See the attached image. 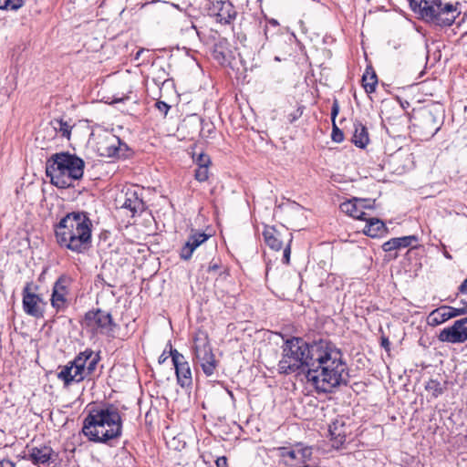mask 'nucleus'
<instances>
[{"mask_svg": "<svg viewBox=\"0 0 467 467\" xmlns=\"http://www.w3.org/2000/svg\"><path fill=\"white\" fill-rule=\"evenodd\" d=\"M170 356L175 368L178 384L182 388L190 387L192 383V378L189 363L185 360L182 354L171 348Z\"/></svg>", "mask_w": 467, "mask_h": 467, "instance_id": "nucleus-12", "label": "nucleus"}, {"mask_svg": "<svg viewBox=\"0 0 467 467\" xmlns=\"http://www.w3.org/2000/svg\"><path fill=\"white\" fill-rule=\"evenodd\" d=\"M83 434L88 441L109 444L122 433V420L118 409L113 406L93 410L85 418Z\"/></svg>", "mask_w": 467, "mask_h": 467, "instance_id": "nucleus-2", "label": "nucleus"}, {"mask_svg": "<svg viewBox=\"0 0 467 467\" xmlns=\"http://www.w3.org/2000/svg\"><path fill=\"white\" fill-rule=\"evenodd\" d=\"M0 467H16V464L7 459H4L0 462Z\"/></svg>", "mask_w": 467, "mask_h": 467, "instance_id": "nucleus-39", "label": "nucleus"}, {"mask_svg": "<svg viewBox=\"0 0 467 467\" xmlns=\"http://www.w3.org/2000/svg\"><path fill=\"white\" fill-rule=\"evenodd\" d=\"M210 268H211V269H216V268H217V265H213V266H210Z\"/></svg>", "mask_w": 467, "mask_h": 467, "instance_id": "nucleus-45", "label": "nucleus"}, {"mask_svg": "<svg viewBox=\"0 0 467 467\" xmlns=\"http://www.w3.org/2000/svg\"><path fill=\"white\" fill-rule=\"evenodd\" d=\"M168 358H169V357H168V355H167L165 352H163V353L159 357V363H160V364H161V363L165 362V361H166V359H167Z\"/></svg>", "mask_w": 467, "mask_h": 467, "instance_id": "nucleus-41", "label": "nucleus"}, {"mask_svg": "<svg viewBox=\"0 0 467 467\" xmlns=\"http://www.w3.org/2000/svg\"><path fill=\"white\" fill-rule=\"evenodd\" d=\"M278 370L285 375L306 372L307 382L318 392H331L346 385L349 377L340 348L323 339L310 344L301 337L285 340Z\"/></svg>", "mask_w": 467, "mask_h": 467, "instance_id": "nucleus-1", "label": "nucleus"}, {"mask_svg": "<svg viewBox=\"0 0 467 467\" xmlns=\"http://www.w3.org/2000/svg\"><path fill=\"white\" fill-rule=\"evenodd\" d=\"M155 106L158 109V110L160 112H161L164 116L167 115V113L170 109V106L167 103H165L164 101H157Z\"/></svg>", "mask_w": 467, "mask_h": 467, "instance_id": "nucleus-34", "label": "nucleus"}, {"mask_svg": "<svg viewBox=\"0 0 467 467\" xmlns=\"http://www.w3.org/2000/svg\"><path fill=\"white\" fill-rule=\"evenodd\" d=\"M441 342L460 344L467 341V317L454 321V323L443 328L438 335Z\"/></svg>", "mask_w": 467, "mask_h": 467, "instance_id": "nucleus-10", "label": "nucleus"}, {"mask_svg": "<svg viewBox=\"0 0 467 467\" xmlns=\"http://www.w3.org/2000/svg\"><path fill=\"white\" fill-rule=\"evenodd\" d=\"M119 144L120 140L117 136L104 132L99 136L98 151L101 156L113 157L118 153Z\"/></svg>", "mask_w": 467, "mask_h": 467, "instance_id": "nucleus-16", "label": "nucleus"}, {"mask_svg": "<svg viewBox=\"0 0 467 467\" xmlns=\"http://www.w3.org/2000/svg\"><path fill=\"white\" fill-rule=\"evenodd\" d=\"M338 112H339V106H338L337 101L335 100L332 105V109H331V118H332L333 123H335V119L337 116Z\"/></svg>", "mask_w": 467, "mask_h": 467, "instance_id": "nucleus-36", "label": "nucleus"}, {"mask_svg": "<svg viewBox=\"0 0 467 467\" xmlns=\"http://www.w3.org/2000/svg\"><path fill=\"white\" fill-rule=\"evenodd\" d=\"M424 124L429 128V132L431 136L435 135L437 131L440 130V124L438 123L434 115L431 112H428L424 117Z\"/></svg>", "mask_w": 467, "mask_h": 467, "instance_id": "nucleus-27", "label": "nucleus"}, {"mask_svg": "<svg viewBox=\"0 0 467 467\" xmlns=\"http://www.w3.org/2000/svg\"><path fill=\"white\" fill-rule=\"evenodd\" d=\"M458 4L443 3L441 0H410L414 12L436 26H450L461 14Z\"/></svg>", "mask_w": 467, "mask_h": 467, "instance_id": "nucleus-5", "label": "nucleus"}, {"mask_svg": "<svg viewBox=\"0 0 467 467\" xmlns=\"http://www.w3.org/2000/svg\"><path fill=\"white\" fill-rule=\"evenodd\" d=\"M425 389L434 398H437L443 393V389H442L441 383L435 379L429 380L426 384Z\"/></svg>", "mask_w": 467, "mask_h": 467, "instance_id": "nucleus-28", "label": "nucleus"}, {"mask_svg": "<svg viewBox=\"0 0 467 467\" xmlns=\"http://www.w3.org/2000/svg\"><path fill=\"white\" fill-rule=\"evenodd\" d=\"M466 313V307H454L447 305L441 306L433 309L427 316V325L431 327H438L446 321L462 316Z\"/></svg>", "mask_w": 467, "mask_h": 467, "instance_id": "nucleus-11", "label": "nucleus"}, {"mask_svg": "<svg viewBox=\"0 0 467 467\" xmlns=\"http://www.w3.org/2000/svg\"><path fill=\"white\" fill-rule=\"evenodd\" d=\"M211 161H210V158L208 155H205V154H200L196 160V164L198 166H202V165H205V166H209Z\"/></svg>", "mask_w": 467, "mask_h": 467, "instance_id": "nucleus-33", "label": "nucleus"}, {"mask_svg": "<svg viewBox=\"0 0 467 467\" xmlns=\"http://www.w3.org/2000/svg\"><path fill=\"white\" fill-rule=\"evenodd\" d=\"M363 233L370 237H378L385 231V224L382 221L377 218H368Z\"/></svg>", "mask_w": 467, "mask_h": 467, "instance_id": "nucleus-24", "label": "nucleus"}, {"mask_svg": "<svg viewBox=\"0 0 467 467\" xmlns=\"http://www.w3.org/2000/svg\"><path fill=\"white\" fill-rule=\"evenodd\" d=\"M459 290L462 294H467V278L462 283L459 287Z\"/></svg>", "mask_w": 467, "mask_h": 467, "instance_id": "nucleus-40", "label": "nucleus"}, {"mask_svg": "<svg viewBox=\"0 0 467 467\" xmlns=\"http://www.w3.org/2000/svg\"><path fill=\"white\" fill-rule=\"evenodd\" d=\"M195 179L198 182H205L208 179L209 171H208V166L202 165L198 166V168L195 171Z\"/></svg>", "mask_w": 467, "mask_h": 467, "instance_id": "nucleus-30", "label": "nucleus"}, {"mask_svg": "<svg viewBox=\"0 0 467 467\" xmlns=\"http://www.w3.org/2000/svg\"><path fill=\"white\" fill-rule=\"evenodd\" d=\"M329 435L333 441V446L338 448L346 441L347 430L342 421L336 420L329 426Z\"/></svg>", "mask_w": 467, "mask_h": 467, "instance_id": "nucleus-20", "label": "nucleus"}, {"mask_svg": "<svg viewBox=\"0 0 467 467\" xmlns=\"http://www.w3.org/2000/svg\"><path fill=\"white\" fill-rule=\"evenodd\" d=\"M299 452L300 451H298V446H296L291 450H288L285 455H287L290 459L293 460H299Z\"/></svg>", "mask_w": 467, "mask_h": 467, "instance_id": "nucleus-35", "label": "nucleus"}, {"mask_svg": "<svg viewBox=\"0 0 467 467\" xmlns=\"http://www.w3.org/2000/svg\"><path fill=\"white\" fill-rule=\"evenodd\" d=\"M56 454L53 449L47 445L32 447L28 449V453L24 455V459L31 461L34 464H48L55 461Z\"/></svg>", "mask_w": 467, "mask_h": 467, "instance_id": "nucleus-14", "label": "nucleus"}, {"mask_svg": "<svg viewBox=\"0 0 467 467\" xmlns=\"http://www.w3.org/2000/svg\"><path fill=\"white\" fill-rule=\"evenodd\" d=\"M85 163L82 159L68 152L53 154L47 161L46 173L52 184L65 189L79 180L84 173Z\"/></svg>", "mask_w": 467, "mask_h": 467, "instance_id": "nucleus-4", "label": "nucleus"}, {"mask_svg": "<svg viewBox=\"0 0 467 467\" xmlns=\"http://www.w3.org/2000/svg\"><path fill=\"white\" fill-rule=\"evenodd\" d=\"M99 355L90 349L80 352L73 361L60 368L57 378L65 386L78 383L88 377L96 369Z\"/></svg>", "mask_w": 467, "mask_h": 467, "instance_id": "nucleus-6", "label": "nucleus"}, {"mask_svg": "<svg viewBox=\"0 0 467 467\" xmlns=\"http://www.w3.org/2000/svg\"><path fill=\"white\" fill-rule=\"evenodd\" d=\"M298 451H300L299 452V460H302V461H306V459H309L312 454L311 448H308V447L298 446Z\"/></svg>", "mask_w": 467, "mask_h": 467, "instance_id": "nucleus-32", "label": "nucleus"}, {"mask_svg": "<svg viewBox=\"0 0 467 467\" xmlns=\"http://www.w3.org/2000/svg\"><path fill=\"white\" fill-rule=\"evenodd\" d=\"M367 208H371L367 204V200L358 198L348 200L340 204V210L344 213L358 220H367V213L364 211Z\"/></svg>", "mask_w": 467, "mask_h": 467, "instance_id": "nucleus-15", "label": "nucleus"}, {"mask_svg": "<svg viewBox=\"0 0 467 467\" xmlns=\"http://www.w3.org/2000/svg\"><path fill=\"white\" fill-rule=\"evenodd\" d=\"M389 340H388L387 338H383V339H382V346H383L384 348H388V347H389Z\"/></svg>", "mask_w": 467, "mask_h": 467, "instance_id": "nucleus-42", "label": "nucleus"}, {"mask_svg": "<svg viewBox=\"0 0 467 467\" xmlns=\"http://www.w3.org/2000/svg\"><path fill=\"white\" fill-rule=\"evenodd\" d=\"M378 78L375 72L367 69L362 77V86L367 93H372L376 89Z\"/></svg>", "mask_w": 467, "mask_h": 467, "instance_id": "nucleus-25", "label": "nucleus"}, {"mask_svg": "<svg viewBox=\"0 0 467 467\" xmlns=\"http://www.w3.org/2000/svg\"><path fill=\"white\" fill-rule=\"evenodd\" d=\"M265 244L273 250L278 251L282 248V241L279 238V233L275 227L265 226L263 232Z\"/></svg>", "mask_w": 467, "mask_h": 467, "instance_id": "nucleus-23", "label": "nucleus"}, {"mask_svg": "<svg viewBox=\"0 0 467 467\" xmlns=\"http://www.w3.org/2000/svg\"><path fill=\"white\" fill-rule=\"evenodd\" d=\"M40 303V296L35 293L30 292V284H26L23 290L24 311L29 316L38 317L42 316Z\"/></svg>", "mask_w": 467, "mask_h": 467, "instance_id": "nucleus-17", "label": "nucleus"}, {"mask_svg": "<svg viewBox=\"0 0 467 467\" xmlns=\"http://www.w3.org/2000/svg\"><path fill=\"white\" fill-rule=\"evenodd\" d=\"M72 279L67 275H61L54 284L51 305L57 311L64 310L68 305L69 287Z\"/></svg>", "mask_w": 467, "mask_h": 467, "instance_id": "nucleus-9", "label": "nucleus"}, {"mask_svg": "<svg viewBox=\"0 0 467 467\" xmlns=\"http://www.w3.org/2000/svg\"><path fill=\"white\" fill-rule=\"evenodd\" d=\"M445 256H446L447 258H451V255H450L448 253H446V254H445Z\"/></svg>", "mask_w": 467, "mask_h": 467, "instance_id": "nucleus-46", "label": "nucleus"}, {"mask_svg": "<svg viewBox=\"0 0 467 467\" xmlns=\"http://www.w3.org/2000/svg\"><path fill=\"white\" fill-rule=\"evenodd\" d=\"M270 23H271L272 25H274V26L278 25L277 21H276V20H275V19H272V20L270 21Z\"/></svg>", "mask_w": 467, "mask_h": 467, "instance_id": "nucleus-43", "label": "nucleus"}, {"mask_svg": "<svg viewBox=\"0 0 467 467\" xmlns=\"http://www.w3.org/2000/svg\"><path fill=\"white\" fill-rule=\"evenodd\" d=\"M332 140L335 142H341L344 140L343 132L333 123Z\"/></svg>", "mask_w": 467, "mask_h": 467, "instance_id": "nucleus-31", "label": "nucleus"}, {"mask_svg": "<svg viewBox=\"0 0 467 467\" xmlns=\"http://www.w3.org/2000/svg\"><path fill=\"white\" fill-rule=\"evenodd\" d=\"M214 8L217 10V21L222 24H230L235 18L236 12L229 1L217 2Z\"/></svg>", "mask_w": 467, "mask_h": 467, "instance_id": "nucleus-19", "label": "nucleus"}, {"mask_svg": "<svg viewBox=\"0 0 467 467\" xmlns=\"http://www.w3.org/2000/svg\"><path fill=\"white\" fill-rule=\"evenodd\" d=\"M82 326L94 334H109L113 330L114 324L109 313L98 309L86 313Z\"/></svg>", "mask_w": 467, "mask_h": 467, "instance_id": "nucleus-8", "label": "nucleus"}, {"mask_svg": "<svg viewBox=\"0 0 467 467\" xmlns=\"http://www.w3.org/2000/svg\"><path fill=\"white\" fill-rule=\"evenodd\" d=\"M352 142L358 148L364 149L369 142L367 128L360 122L354 123Z\"/></svg>", "mask_w": 467, "mask_h": 467, "instance_id": "nucleus-21", "label": "nucleus"}, {"mask_svg": "<svg viewBox=\"0 0 467 467\" xmlns=\"http://www.w3.org/2000/svg\"><path fill=\"white\" fill-rule=\"evenodd\" d=\"M91 222L84 213H71L56 227V237L61 247L80 254L91 244Z\"/></svg>", "mask_w": 467, "mask_h": 467, "instance_id": "nucleus-3", "label": "nucleus"}, {"mask_svg": "<svg viewBox=\"0 0 467 467\" xmlns=\"http://www.w3.org/2000/svg\"><path fill=\"white\" fill-rule=\"evenodd\" d=\"M172 6H174L175 8L177 9H180L179 5H175V4H171Z\"/></svg>", "mask_w": 467, "mask_h": 467, "instance_id": "nucleus-44", "label": "nucleus"}, {"mask_svg": "<svg viewBox=\"0 0 467 467\" xmlns=\"http://www.w3.org/2000/svg\"><path fill=\"white\" fill-rule=\"evenodd\" d=\"M192 349L194 359L200 364L203 373L208 377L213 375L217 367V361L205 332L199 331L196 333Z\"/></svg>", "mask_w": 467, "mask_h": 467, "instance_id": "nucleus-7", "label": "nucleus"}, {"mask_svg": "<svg viewBox=\"0 0 467 467\" xmlns=\"http://www.w3.org/2000/svg\"><path fill=\"white\" fill-rule=\"evenodd\" d=\"M291 250L289 245H286L283 252V262L285 264L289 263Z\"/></svg>", "mask_w": 467, "mask_h": 467, "instance_id": "nucleus-38", "label": "nucleus"}, {"mask_svg": "<svg viewBox=\"0 0 467 467\" xmlns=\"http://www.w3.org/2000/svg\"><path fill=\"white\" fill-rule=\"evenodd\" d=\"M464 52H465V55H466V57H467V48L465 49V51H464Z\"/></svg>", "mask_w": 467, "mask_h": 467, "instance_id": "nucleus-47", "label": "nucleus"}, {"mask_svg": "<svg viewBox=\"0 0 467 467\" xmlns=\"http://www.w3.org/2000/svg\"><path fill=\"white\" fill-rule=\"evenodd\" d=\"M53 128L56 131H57L62 137L69 139L71 132V126L63 119H55L52 121Z\"/></svg>", "mask_w": 467, "mask_h": 467, "instance_id": "nucleus-26", "label": "nucleus"}, {"mask_svg": "<svg viewBox=\"0 0 467 467\" xmlns=\"http://www.w3.org/2000/svg\"><path fill=\"white\" fill-rule=\"evenodd\" d=\"M209 238V235L204 233H193L192 234L185 244L181 249L180 256L183 260H189L193 252Z\"/></svg>", "mask_w": 467, "mask_h": 467, "instance_id": "nucleus-18", "label": "nucleus"}, {"mask_svg": "<svg viewBox=\"0 0 467 467\" xmlns=\"http://www.w3.org/2000/svg\"><path fill=\"white\" fill-rule=\"evenodd\" d=\"M217 467H228L227 458L225 456L218 457L215 461Z\"/></svg>", "mask_w": 467, "mask_h": 467, "instance_id": "nucleus-37", "label": "nucleus"}, {"mask_svg": "<svg viewBox=\"0 0 467 467\" xmlns=\"http://www.w3.org/2000/svg\"><path fill=\"white\" fill-rule=\"evenodd\" d=\"M414 240H416V238L413 235L392 238L383 244L382 249L385 252H390L393 250L405 248L410 246Z\"/></svg>", "mask_w": 467, "mask_h": 467, "instance_id": "nucleus-22", "label": "nucleus"}, {"mask_svg": "<svg viewBox=\"0 0 467 467\" xmlns=\"http://www.w3.org/2000/svg\"><path fill=\"white\" fill-rule=\"evenodd\" d=\"M24 5V0H0V9L17 10Z\"/></svg>", "mask_w": 467, "mask_h": 467, "instance_id": "nucleus-29", "label": "nucleus"}, {"mask_svg": "<svg viewBox=\"0 0 467 467\" xmlns=\"http://www.w3.org/2000/svg\"><path fill=\"white\" fill-rule=\"evenodd\" d=\"M116 202L119 208L129 210L132 216L140 213L144 210L143 201L140 198L138 192L131 189L122 192L117 197Z\"/></svg>", "mask_w": 467, "mask_h": 467, "instance_id": "nucleus-13", "label": "nucleus"}]
</instances>
